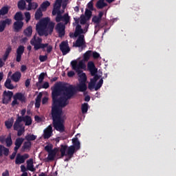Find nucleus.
Returning a JSON list of instances; mask_svg holds the SVG:
<instances>
[{
	"instance_id": "obj_35",
	"label": "nucleus",
	"mask_w": 176,
	"mask_h": 176,
	"mask_svg": "<svg viewBox=\"0 0 176 176\" xmlns=\"http://www.w3.org/2000/svg\"><path fill=\"white\" fill-rule=\"evenodd\" d=\"M23 34L27 37L31 36L32 34V27L29 26L25 30H24Z\"/></svg>"
},
{
	"instance_id": "obj_56",
	"label": "nucleus",
	"mask_w": 176,
	"mask_h": 176,
	"mask_svg": "<svg viewBox=\"0 0 176 176\" xmlns=\"http://www.w3.org/2000/svg\"><path fill=\"white\" fill-rule=\"evenodd\" d=\"M11 52H12V47H11V46H8V47L6 48V52H5L4 54H6V55H8V56H9L10 54L11 53Z\"/></svg>"
},
{
	"instance_id": "obj_18",
	"label": "nucleus",
	"mask_w": 176,
	"mask_h": 176,
	"mask_svg": "<svg viewBox=\"0 0 176 176\" xmlns=\"http://www.w3.org/2000/svg\"><path fill=\"white\" fill-rule=\"evenodd\" d=\"M58 151H59L58 148H55L52 151L48 152V155H47V159L48 160L53 161L54 160L57 153L58 152Z\"/></svg>"
},
{
	"instance_id": "obj_12",
	"label": "nucleus",
	"mask_w": 176,
	"mask_h": 176,
	"mask_svg": "<svg viewBox=\"0 0 176 176\" xmlns=\"http://www.w3.org/2000/svg\"><path fill=\"white\" fill-rule=\"evenodd\" d=\"M29 157L30 155L28 154L21 155L20 153H18L15 159V164H23V163H25V160L29 158Z\"/></svg>"
},
{
	"instance_id": "obj_22",
	"label": "nucleus",
	"mask_w": 176,
	"mask_h": 176,
	"mask_svg": "<svg viewBox=\"0 0 176 176\" xmlns=\"http://www.w3.org/2000/svg\"><path fill=\"white\" fill-rule=\"evenodd\" d=\"M14 32H19L23 27V22L16 21L13 24Z\"/></svg>"
},
{
	"instance_id": "obj_23",
	"label": "nucleus",
	"mask_w": 176,
	"mask_h": 176,
	"mask_svg": "<svg viewBox=\"0 0 176 176\" xmlns=\"http://www.w3.org/2000/svg\"><path fill=\"white\" fill-rule=\"evenodd\" d=\"M27 170L29 171H36V168H34V161L33 159H30L29 160H27Z\"/></svg>"
},
{
	"instance_id": "obj_55",
	"label": "nucleus",
	"mask_w": 176,
	"mask_h": 176,
	"mask_svg": "<svg viewBox=\"0 0 176 176\" xmlns=\"http://www.w3.org/2000/svg\"><path fill=\"white\" fill-rule=\"evenodd\" d=\"M17 152H18V150L14 149V152L10 156V159L14 160L16 155Z\"/></svg>"
},
{
	"instance_id": "obj_17",
	"label": "nucleus",
	"mask_w": 176,
	"mask_h": 176,
	"mask_svg": "<svg viewBox=\"0 0 176 176\" xmlns=\"http://www.w3.org/2000/svg\"><path fill=\"white\" fill-rule=\"evenodd\" d=\"M73 87L76 89V94L77 93L78 91L80 92H84L87 89V86L85 82H81L80 85H78L77 87L74 86H73Z\"/></svg>"
},
{
	"instance_id": "obj_40",
	"label": "nucleus",
	"mask_w": 176,
	"mask_h": 176,
	"mask_svg": "<svg viewBox=\"0 0 176 176\" xmlns=\"http://www.w3.org/2000/svg\"><path fill=\"white\" fill-rule=\"evenodd\" d=\"M89 109V104L88 103H83L81 105V111L82 114H85L87 113Z\"/></svg>"
},
{
	"instance_id": "obj_42",
	"label": "nucleus",
	"mask_w": 176,
	"mask_h": 176,
	"mask_svg": "<svg viewBox=\"0 0 176 176\" xmlns=\"http://www.w3.org/2000/svg\"><path fill=\"white\" fill-rule=\"evenodd\" d=\"M92 51H87L83 55V59L86 61L89 60L91 56Z\"/></svg>"
},
{
	"instance_id": "obj_11",
	"label": "nucleus",
	"mask_w": 176,
	"mask_h": 176,
	"mask_svg": "<svg viewBox=\"0 0 176 176\" xmlns=\"http://www.w3.org/2000/svg\"><path fill=\"white\" fill-rule=\"evenodd\" d=\"M25 52V47L23 45H20L18 47L16 51V61L19 63L21 60L22 56Z\"/></svg>"
},
{
	"instance_id": "obj_27",
	"label": "nucleus",
	"mask_w": 176,
	"mask_h": 176,
	"mask_svg": "<svg viewBox=\"0 0 176 176\" xmlns=\"http://www.w3.org/2000/svg\"><path fill=\"white\" fill-rule=\"evenodd\" d=\"M21 78V73L19 72H14L12 76H11V79L15 82H17L20 80Z\"/></svg>"
},
{
	"instance_id": "obj_30",
	"label": "nucleus",
	"mask_w": 176,
	"mask_h": 176,
	"mask_svg": "<svg viewBox=\"0 0 176 176\" xmlns=\"http://www.w3.org/2000/svg\"><path fill=\"white\" fill-rule=\"evenodd\" d=\"M11 82H12L11 79L7 78L4 82V87L8 89H14V86Z\"/></svg>"
},
{
	"instance_id": "obj_63",
	"label": "nucleus",
	"mask_w": 176,
	"mask_h": 176,
	"mask_svg": "<svg viewBox=\"0 0 176 176\" xmlns=\"http://www.w3.org/2000/svg\"><path fill=\"white\" fill-rule=\"evenodd\" d=\"M102 85L98 82L95 87V91H98V89H100L102 87Z\"/></svg>"
},
{
	"instance_id": "obj_4",
	"label": "nucleus",
	"mask_w": 176,
	"mask_h": 176,
	"mask_svg": "<svg viewBox=\"0 0 176 176\" xmlns=\"http://www.w3.org/2000/svg\"><path fill=\"white\" fill-rule=\"evenodd\" d=\"M43 39L37 36V34L34 35L33 38L30 40V44L34 46V50L38 51L40 49H45L47 47V52L51 53L53 47L49 45L48 43H42Z\"/></svg>"
},
{
	"instance_id": "obj_46",
	"label": "nucleus",
	"mask_w": 176,
	"mask_h": 176,
	"mask_svg": "<svg viewBox=\"0 0 176 176\" xmlns=\"http://www.w3.org/2000/svg\"><path fill=\"white\" fill-rule=\"evenodd\" d=\"M85 16L87 19H89L92 16V12L90 10L86 9Z\"/></svg>"
},
{
	"instance_id": "obj_45",
	"label": "nucleus",
	"mask_w": 176,
	"mask_h": 176,
	"mask_svg": "<svg viewBox=\"0 0 176 176\" xmlns=\"http://www.w3.org/2000/svg\"><path fill=\"white\" fill-rule=\"evenodd\" d=\"M60 8H61V1L56 0L54 5V9L57 10H60Z\"/></svg>"
},
{
	"instance_id": "obj_13",
	"label": "nucleus",
	"mask_w": 176,
	"mask_h": 176,
	"mask_svg": "<svg viewBox=\"0 0 176 176\" xmlns=\"http://www.w3.org/2000/svg\"><path fill=\"white\" fill-rule=\"evenodd\" d=\"M87 68L92 76L97 74L98 69L96 67V65L94 62H89L87 64Z\"/></svg>"
},
{
	"instance_id": "obj_14",
	"label": "nucleus",
	"mask_w": 176,
	"mask_h": 176,
	"mask_svg": "<svg viewBox=\"0 0 176 176\" xmlns=\"http://www.w3.org/2000/svg\"><path fill=\"white\" fill-rule=\"evenodd\" d=\"M11 23L12 19H10L0 21V32H3L5 30L6 25H10Z\"/></svg>"
},
{
	"instance_id": "obj_1",
	"label": "nucleus",
	"mask_w": 176,
	"mask_h": 176,
	"mask_svg": "<svg viewBox=\"0 0 176 176\" xmlns=\"http://www.w3.org/2000/svg\"><path fill=\"white\" fill-rule=\"evenodd\" d=\"M76 94V89L73 85L68 87L56 83L52 91V110L51 116L52 124L56 131L63 133L65 131V119L63 118V108L65 107L71 99Z\"/></svg>"
},
{
	"instance_id": "obj_37",
	"label": "nucleus",
	"mask_w": 176,
	"mask_h": 176,
	"mask_svg": "<svg viewBox=\"0 0 176 176\" xmlns=\"http://www.w3.org/2000/svg\"><path fill=\"white\" fill-rule=\"evenodd\" d=\"M17 6L20 10H24L26 8V3L24 0H20L17 3Z\"/></svg>"
},
{
	"instance_id": "obj_49",
	"label": "nucleus",
	"mask_w": 176,
	"mask_h": 176,
	"mask_svg": "<svg viewBox=\"0 0 176 176\" xmlns=\"http://www.w3.org/2000/svg\"><path fill=\"white\" fill-rule=\"evenodd\" d=\"M45 150L47 152V153H50L51 151H53V145L52 144H50V145H47L45 146Z\"/></svg>"
},
{
	"instance_id": "obj_24",
	"label": "nucleus",
	"mask_w": 176,
	"mask_h": 176,
	"mask_svg": "<svg viewBox=\"0 0 176 176\" xmlns=\"http://www.w3.org/2000/svg\"><path fill=\"white\" fill-rule=\"evenodd\" d=\"M13 98H15L16 100H19L21 102H25L26 98L25 96L22 93H16L13 96Z\"/></svg>"
},
{
	"instance_id": "obj_5",
	"label": "nucleus",
	"mask_w": 176,
	"mask_h": 176,
	"mask_svg": "<svg viewBox=\"0 0 176 176\" xmlns=\"http://www.w3.org/2000/svg\"><path fill=\"white\" fill-rule=\"evenodd\" d=\"M73 46L76 47H81L84 50L86 47V41L84 35H79L75 43H73Z\"/></svg>"
},
{
	"instance_id": "obj_29",
	"label": "nucleus",
	"mask_w": 176,
	"mask_h": 176,
	"mask_svg": "<svg viewBox=\"0 0 176 176\" xmlns=\"http://www.w3.org/2000/svg\"><path fill=\"white\" fill-rule=\"evenodd\" d=\"M31 147H32L31 142H29V141L25 142L22 146L21 151H30Z\"/></svg>"
},
{
	"instance_id": "obj_47",
	"label": "nucleus",
	"mask_w": 176,
	"mask_h": 176,
	"mask_svg": "<svg viewBox=\"0 0 176 176\" xmlns=\"http://www.w3.org/2000/svg\"><path fill=\"white\" fill-rule=\"evenodd\" d=\"M102 19H100L98 16H95L92 18V22L96 24V25H99Z\"/></svg>"
},
{
	"instance_id": "obj_19",
	"label": "nucleus",
	"mask_w": 176,
	"mask_h": 176,
	"mask_svg": "<svg viewBox=\"0 0 176 176\" xmlns=\"http://www.w3.org/2000/svg\"><path fill=\"white\" fill-rule=\"evenodd\" d=\"M45 75H47V74H45L44 72L39 74L38 78V82L36 83V85L38 87V89H40L42 88L41 84L43 82Z\"/></svg>"
},
{
	"instance_id": "obj_15",
	"label": "nucleus",
	"mask_w": 176,
	"mask_h": 176,
	"mask_svg": "<svg viewBox=\"0 0 176 176\" xmlns=\"http://www.w3.org/2000/svg\"><path fill=\"white\" fill-rule=\"evenodd\" d=\"M28 3L27 10L30 11L32 10H36L38 7V4L35 2H32L33 0H25Z\"/></svg>"
},
{
	"instance_id": "obj_25",
	"label": "nucleus",
	"mask_w": 176,
	"mask_h": 176,
	"mask_svg": "<svg viewBox=\"0 0 176 176\" xmlns=\"http://www.w3.org/2000/svg\"><path fill=\"white\" fill-rule=\"evenodd\" d=\"M10 153L9 148H6L3 145H0V157L4 155L5 156H8Z\"/></svg>"
},
{
	"instance_id": "obj_6",
	"label": "nucleus",
	"mask_w": 176,
	"mask_h": 176,
	"mask_svg": "<svg viewBox=\"0 0 176 176\" xmlns=\"http://www.w3.org/2000/svg\"><path fill=\"white\" fill-rule=\"evenodd\" d=\"M71 17L69 16V14L66 13L63 16H62L61 12H58L56 16L55 21L56 23H60V21H63L65 25H67L70 21Z\"/></svg>"
},
{
	"instance_id": "obj_10",
	"label": "nucleus",
	"mask_w": 176,
	"mask_h": 176,
	"mask_svg": "<svg viewBox=\"0 0 176 176\" xmlns=\"http://www.w3.org/2000/svg\"><path fill=\"white\" fill-rule=\"evenodd\" d=\"M56 32L58 34V36L62 38L65 35V25L63 23H58L55 27Z\"/></svg>"
},
{
	"instance_id": "obj_62",
	"label": "nucleus",
	"mask_w": 176,
	"mask_h": 176,
	"mask_svg": "<svg viewBox=\"0 0 176 176\" xmlns=\"http://www.w3.org/2000/svg\"><path fill=\"white\" fill-rule=\"evenodd\" d=\"M75 76V72H73V71H69V72L67 73V76H68V77L72 78V77H73V76Z\"/></svg>"
},
{
	"instance_id": "obj_39",
	"label": "nucleus",
	"mask_w": 176,
	"mask_h": 176,
	"mask_svg": "<svg viewBox=\"0 0 176 176\" xmlns=\"http://www.w3.org/2000/svg\"><path fill=\"white\" fill-rule=\"evenodd\" d=\"M9 12V8L8 6H3L0 9V17L1 16H4L7 14Z\"/></svg>"
},
{
	"instance_id": "obj_21",
	"label": "nucleus",
	"mask_w": 176,
	"mask_h": 176,
	"mask_svg": "<svg viewBox=\"0 0 176 176\" xmlns=\"http://www.w3.org/2000/svg\"><path fill=\"white\" fill-rule=\"evenodd\" d=\"M72 146H74V148H76V151H78L80 149V142L78 138H74L72 140Z\"/></svg>"
},
{
	"instance_id": "obj_2",
	"label": "nucleus",
	"mask_w": 176,
	"mask_h": 176,
	"mask_svg": "<svg viewBox=\"0 0 176 176\" xmlns=\"http://www.w3.org/2000/svg\"><path fill=\"white\" fill-rule=\"evenodd\" d=\"M49 17L41 19L36 25V31L39 36L52 35L55 27V23L51 22Z\"/></svg>"
},
{
	"instance_id": "obj_34",
	"label": "nucleus",
	"mask_w": 176,
	"mask_h": 176,
	"mask_svg": "<svg viewBox=\"0 0 176 176\" xmlns=\"http://www.w3.org/2000/svg\"><path fill=\"white\" fill-rule=\"evenodd\" d=\"M67 148H68L67 145L60 144V148L59 151L60 152L61 157H64L65 155H67L66 151H67Z\"/></svg>"
},
{
	"instance_id": "obj_60",
	"label": "nucleus",
	"mask_w": 176,
	"mask_h": 176,
	"mask_svg": "<svg viewBox=\"0 0 176 176\" xmlns=\"http://www.w3.org/2000/svg\"><path fill=\"white\" fill-rule=\"evenodd\" d=\"M92 56H93V58H94V59H98V58L100 56V54H98V52H93V54H92Z\"/></svg>"
},
{
	"instance_id": "obj_51",
	"label": "nucleus",
	"mask_w": 176,
	"mask_h": 176,
	"mask_svg": "<svg viewBox=\"0 0 176 176\" xmlns=\"http://www.w3.org/2000/svg\"><path fill=\"white\" fill-rule=\"evenodd\" d=\"M25 116H18L17 118L15 120V123H21L22 121L24 122Z\"/></svg>"
},
{
	"instance_id": "obj_61",
	"label": "nucleus",
	"mask_w": 176,
	"mask_h": 176,
	"mask_svg": "<svg viewBox=\"0 0 176 176\" xmlns=\"http://www.w3.org/2000/svg\"><path fill=\"white\" fill-rule=\"evenodd\" d=\"M41 87L43 89H47L50 87V84L48 82H45L43 83V85L42 86H41Z\"/></svg>"
},
{
	"instance_id": "obj_59",
	"label": "nucleus",
	"mask_w": 176,
	"mask_h": 176,
	"mask_svg": "<svg viewBox=\"0 0 176 176\" xmlns=\"http://www.w3.org/2000/svg\"><path fill=\"white\" fill-rule=\"evenodd\" d=\"M20 168H21V173H23V174H24V173H27V170H28V168L25 167V166L24 165H21L20 166Z\"/></svg>"
},
{
	"instance_id": "obj_44",
	"label": "nucleus",
	"mask_w": 176,
	"mask_h": 176,
	"mask_svg": "<svg viewBox=\"0 0 176 176\" xmlns=\"http://www.w3.org/2000/svg\"><path fill=\"white\" fill-rule=\"evenodd\" d=\"M36 138H37L36 135H25V139L28 140V142H30V141L35 140Z\"/></svg>"
},
{
	"instance_id": "obj_36",
	"label": "nucleus",
	"mask_w": 176,
	"mask_h": 176,
	"mask_svg": "<svg viewBox=\"0 0 176 176\" xmlns=\"http://www.w3.org/2000/svg\"><path fill=\"white\" fill-rule=\"evenodd\" d=\"M50 6V3L47 1H44L41 6H40V9L43 11L45 12L47 10V8Z\"/></svg>"
},
{
	"instance_id": "obj_26",
	"label": "nucleus",
	"mask_w": 176,
	"mask_h": 176,
	"mask_svg": "<svg viewBox=\"0 0 176 176\" xmlns=\"http://www.w3.org/2000/svg\"><path fill=\"white\" fill-rule=\"evenodd\" d=\"M84 33V30L82 29V26L78 24L76 27L75 32H74V37H78L82 34Z\"/></svg>"
},
{
	"instance_id": "obj_20",
	"label": "nucleus",
	"mask_w": 176,
	"mask_h": 176,
	"mask_svg": "<svg viewBox=\"0 0 176 176\" xmlns=\"http://www.w3.org/2000/svg\"><path fill=\"white\" fill-rule=\"evenodd\" d=\"M23 142H24V138H17L14 142L15 146L14 147V149H15L16 151H18L19 148L21 146V145L23 144Z\"/></svg>"
},
{
	"instance_id": "obj_33",
	"label": "nucleus",
	"mask_w": 176,
	"mask_h": 176,
	"mask_svg": "<svg viewBox=\"0 0 176 176\" xmlns=\"http://www.w3.org/2000/svg\"><path fill=\"white\" fill-rule=\"evenodd\" d=\"M43 14L42 10L41 8L37 9L34 14V19L36 20H39L43 17Z\"/></svg>"
},
{
	"instance_id": "obj_8",
	"label": "nucleus",
	"mask_w": 176,
	"mask_h": 176,
	"mask_svg": "<svg viewBox=\"0 0 176 176\" xmlns=\"http://www.w3.org/2000/svg\"><path fill=\"white\" fill-rule=\"evenodd\" d=\"M59 49L63 56H65L71 51V49L69 47V43L67 41H62L59 45Z\"/></svg>"
},
{
	"instance_id": "obj_43",
	"label": "nucleus",
	"mask_w": 176,
	"mask_h": 176,
	"mask_svg": "<svg viewBox=\"0 0 176 176\" xmlns=\"http://www.w3.org/2000/svg\"><path fill=\"white\" fill-rule=\"evenodd\" d=\"M6 144L7 147H10L12 145V140L11 136H8L6 138Z\"/></svg>"
},
{
	"instance_id": "obj_48",
	"label": "nucleus",
	"mask_w": 176,
	"mask_h": 176,
	"mask_svg": "<svg viewBox=\"0 0 176 176\" xmlns=\"http://www.w3.org/2000/svg\"><path fill=\"white\" fill-rule=\"evenodd\" d=\"M38 59L40 62H45L48 59V56L47 55H45V56L40 55L38 57Z\"/></svg>"
},
{
	"instance_id": "obj_54",
	"label": "nucleus",
	"mask_w": 176,
	"mask_h": 176,
	"mask_svg": "<svg viewBox=\"0 0 176 176\" xmlns=\"http://www.w3.org/2000/svg\"><path fill=\"white\" fill-rule=\"evenodd\" d=\"M87 8L89 9V10L94 11V7L93 2H89V3H87Z\"/></svg>"
},
{
	"instance_id": "obj_9",
	"label": "nucleus",
	"mask_w": 176,
	"mask_h": 176,
	"mask_svg": "<svg viewBox=\"0 0 176 176\" xmlns=\"http://www.w3.org/2000/svg\"><path fill=\"white\" fill-rule=\"evenodd\" d=\"M12 97H13L12 91H4L3 93L2 103L8 104L12 100Z\"/></svg>"
},
{
	"instance_id": "obj_3",
	"label": "nucleus",
	"mask_w": 176,
	"mask_h": 176,
	"mask_svg": "<svg viewBox=\"0 0 176 176\" xmlns=\"http://www.w3.org/2000/svg\"><path fill=\"white\" fill-rule=\"evenodd\" d=\"M71 66L72 69L77 73L78 77L81 80V82H85L87 80V77L86 74L83 73L82 69H86V65L82 61H80L78 63L77 60H72L71 62Z\"/></svg>"
},
{
	"instance_id": "obj_7",
	"label": "nucleus",
	"mask_w": 176,
	"mask_h": 176,
	"mask_svg": "<svg viewBox=\"0 0 176 176\" xmlns=\"http://www.w3.org/2000/svg\"><path fill=\"white\" fill-rule=\"evenodd\" d=\"M25 126L23 124L14 122L13 124V129L17 131V136L20 137L25 133Z\"/></svg>"
},
{
	"instance_id": "obj_28",
	"label": "nucleus",
	"mask_w": 176,
	"mask_h": 176,
	"mask_svg": "<svg viewBox=\"0 0 176 176\" xmlns=\"http://www.w3.org/2000/svg\"><path fill=\"white\" fill-rule=\"evenodd\" d=\"M104 1L105 0H99L96 4V7L98 9H103L104 7H107L108 4L106 3Z\"/></svg>"
},
{
	"instance_id": "obj_31",
	"label": "nucleus",
	"mask_w": 176,
	"mask_h": 176,
	"mask_svg": "<svg viewBox=\"0 0 176 176\" xmlns=\"http://www.w3.org/2000/svg\"><path fill=\"white\" fill-rule=\"evenodd\" d=\"M77 151L76 148H74V146H69L67 148V155L69 156L70 157H73L74 153Z\"/></svg>"
},
{
	"instance_id": "obj_57",
	"label": "nucleus",
	"mask_w": 176,
	"mask_h": 176,
	"mask_svg": "<svg viewBox=\"0 0 176 176\" xmlns=\"http://www.w3.org/2000/svg\"><path fill=\"white\" fill-rule=\"evenodd\" d=\"M96 87V84L93 83V82H89L88 84V89L90 90H92L93 89H95Z\"/></svg>"
},
{
	"instance_id": "obj_50",
	"label": "nucleus",
	"mask_w": 176,
	"mask_h": 176,
	"mask_svg": "<svg viewBox=\"0 0 176 176\" xmlns=\"http://www.w3.org/2000/svg\"><path fill=\"white\" fill-rule=\"evenodd\" d=\"M42 97H43V94H42L41 92H40V93L37 95V96H36V99H35V102H41Z\"/></svg>"
},
{
	"instance_id": "obj_32",
	"label": "nucleus",
	"mask_w": 176,
	"mask_h": 176,
	"mask_svg": "<svg viewBox=\"0 0 176 176\" xmlns=\"http://www.w3.org/2000/svg\"><path fill=\"white\" fill-rule=\"evenodd\" d=\"M4 124L6 127V129H10L14 124L13 118H11L10 119H8V120L5 121Z\"/></svg>"
},
{
	"instance_id": "obj_38",
	"label": "nucleus",
	"mask_w": 176,
	"mask_h": 176,
	"mask_svg": "<svg viewBox=\"0 0 176 176\" xmlns=\"http://www.w3.org/2000/svg\"><path fill=\"white\" fill-rule=\"evenodd\" d=\"M23 122H25V126H30L32 124V118L29 116H24Z\"/></svg>"
},
{
	"instance_id": "obj_53",
	"label": "nucleus",
	"mask_w": 176,
	"mask_h": 176,
	"mask_svg": "<svg viewBox=\"0 0 176 176\" xmlns=\"http://www.w3.org/2000/svg\"><path fill=\"white\" fill-rule=\"evenodd\" d=\"M108 25V23L107 22H105L104 23H101L100 24V23H98V25H96L95 26V28H103L104 27L107 26Z\"/></svg>"
},
{
	"instance_id": "obj_52",
	"label": "nucleus",
	"mask_w": 176,
	"mask_h": 176,
	"mask_svg": "<svg viewBox=\"0 0 176 176\" xmlns=\"http://www.w3.org/2000/svg\"><path fill=\"white\" fill-rule=\"evenodd\" d=\"M25 21L28 23L31 19V14L30 12H25Z\"/></svg>"
},
{
	"instance_id": "obj_41",
	"label": "nucleus",
	"mask_w": 176,
	"mask_h": 176,
	"mask_svg": "<svg viewBox=\"0 0 176 176\" xmlns=\"http://www.w3.org/2000/svg\"><path fill=\"white\" fill-rule=\"evenodd\" d=\"M14 19L17 21H21L23 19L22 13L21 12H16L14 14Z\"/></svg>"
},
{
	"instance_id": "obj_16",
	"label": "nucleus",
	"mask_w": 176,
	"mask_h": 176,
	"mask_svg": "<svg viewBox=\"0 0 176 176\" xmlns=\"http://www.w3.org/2000/svg\"><path fill=\"white\" fill-rule=\"evenodd\" d=\"M52 126L51 125L48 126L44 131H43V138L44 139H49L52 134Z\"/></svg>"
},
{
	"instance_id": "obj_58",
	"label": "nucleus",
	"mask_w": 176,
	"mask_h": 176,
	"mask_svg": "<svg viewBox=\"0 0 176 176\" xmlns=\"http://www.w3.org/2000/svg\"><path fill=\"white\" fill-rule=\"evenodd\" d=\"M58 13H61L60 10H55V8H54L53 10H52V16H56V15H57Z\"/></svg>"
},
{
	"instance_id": "obj_64",
	"label": "nucleus",
	"mask_w": 176,
	"mask_h": 176,
	"mask_svg": "<svg viewBox=\"0 0 176 176\" xmlns=\"http://www.w3.org/2000/svg\"><path fill=\"white\" fill-rule=\"evenodd\" d=\"M1 176H10L9 170H6L3 173H2Z\"/></svg>"
}]
</instances>
